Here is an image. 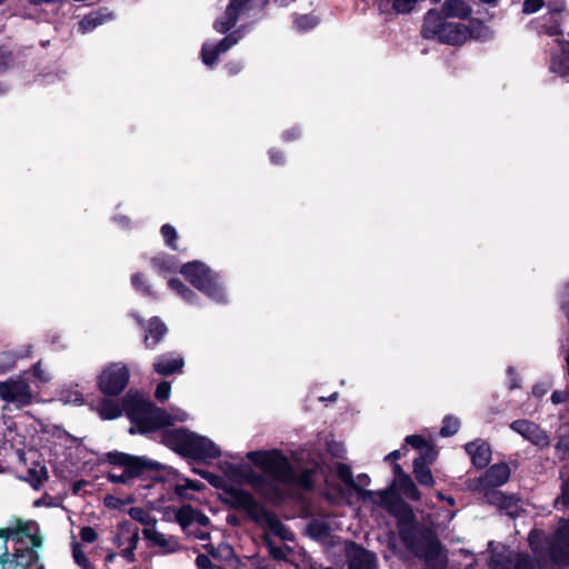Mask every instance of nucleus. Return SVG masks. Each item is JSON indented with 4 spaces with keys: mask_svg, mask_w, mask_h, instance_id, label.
Returning <instances> with one entry per match:
<instances>
[{
    "mask_svg": "<svg viewBox=\"0 0 569 569\" xmlns=\"http://www.w3.org/2000/svg\"><path fill=\"white\" fill-rule=\"evenodd\" d=\"M550 71L560 76H569V54H556L552 56L550 61Z\"/></svg>",
    "mask_w": 569,
    "mask_h": 569,
    "instance_id": "obj_41",
    "label": "nucleus"
},
{
    "mask_svg": "<svg viewBox=\"0 0 569 569\" xmlns=\"http://www.w3.org/2000/svg\"><path fill=\"white\" fill-rule=\"evenodd\" d=\"M510 478V468L506 462H499L490 466L486 472L473 479L470 488L472 490H483L489 487H500Z\"/></svg>",
    "mask_w": 569,
    "mask_h": 569,
    "instance_id": "obj_13",
    "label": "nucleus"
},
{
    "mask_svg": "<svg viewBox=\"0 0 569 569\" xmlns=\"http://www.w3.org/2000/svg\"><path fill=\"white\" fill-rule=\"evenodd\" d=\"M230 472L236 477H242L247 483H249L256 492L276 503L283 501L284 496L282 490L274 483L268 480L264 473H258L250 467H243L239 465H230Z\"/></svg>",
    "mask_w": 569,
    "mask_h": 569,
    "instance_id": "obj_9",
    "label": "nucleus"
},
{
    "mask_svg": "<svg viewBox=\"0 0 569 569\" xmlns=\"http://www.w3.org/2000/svg\"><path fill=\"white\" fill-rule=\"evenodd\" d=\"M308 535L316 540L325 539L330 535V525L326 521L313 519L307 526Z\"/></svg>",
    "mask_w": 569,
    "mask_h": 569,
    "instance_id": "obj_39",
    "label": "nucleus"
},
{
    "mask_svg": "<svg viewBox=\"0 0 569 569\" xmlns=\"http://www.w3.org/2000/svg\"><path fill=\"white\" fill-rule=\"evenodd\" d=\"M301 137V129L298 126H295L290 129H287L282 132L281 138L284 142H292L298 140Z\"/></svg>",
    "mask_w": 569,
    "mask_h": 569,
    "instance_id": "obj_59",
    "label": "nucleus"
},
{
    "mask_svg": "<svg viewBox=\"0 0 569 569\" xmlns=\"http://www.w3.org/2000/svg\"><path fill=\"white\" fill-rule=\"evenodd\" d=\"M346 556L348 569H378L377 555L357 542H350Z\"/></svg>",
    "mask_w": 569,
    "mask_h": 569,
    "instance_id": "obj_16",
    "label": "nucleus"
},
{
    "mask_svg": "<svg viewBox=\"0 0 569 569\" xmlns=\"http://www.w3.org/2000/svg\"><path fill=\"white\" fill-rule=\"evenodd\" d=\"M267 545H268L269 553L274 560H284L286 559V553L281 547L274 546L271 540H268Z\"/></svg>",
    "mask_w": 569,
    "mask_h": 569,
    "instance_id": "obj_63",
    "label": "nucleus"
},
{
    "mask_svg": "<svg viewBox=\"0 0 569 569\" xmlns=\"http://www.w3.org/2000/svg\"><path fill=\"white\" fill-rule=\"evenodd\" d=\"M435 457H429L428 453H421L413 460V475L419 485L423 487H433L435 478L429 468V463H432Z\"/></svg>",
    "mask_w": 569,
    "mask_h": 569,
    "instance_id": "obj_25",
    "label": "nucleus"
},
{
    "mask_svg": "<svg viewBox=\"0 0 569 569\" xmlns=\"http://www.w3.org/2000/svg\"><path fill=\"white\" fill-rule=\"evenodd\" d=\"M315 469L306 468L299 473L296 472L295 467L292 468V479L289 485H296L298 488L305 491H312L315 489Z\"/></svg>",
    "mask_w": 569,
    "mask_h": 569,
    "instance_id": "obj_31",
    "label": "nucleus"
},
{
    "mask_svg": "<svg viewBox=\"0 0 569 569\" xmlns=\"http://www.w3.org/2000/svg\"><path fill=\"white\" fill-rule=\"evenodd\" d=\"M79 536L81 540L86 543H92L98 539V533L94 528L90 526H84L80 529Z\"/></svg>",
    "mask_w": 569,
    "mask_h": 569,
    "instance_id": "obj_56",
    "label": "nucleus"
},
{
    "mask_svg": "<svg viewBox=\"0 0 569 569\" xmlns=\"http://www.w3.org/2000/svg\"><path fill=\"white\" fill-rule=\"evenodd\" d=\"M161 438L167 448L197 462H207L221 456L219 447L211 439L184 427L166 429Z\"/></svg>",
    "mask_w": 569,
    "mask_h": 569,
    "instance_id": "obj_2",
    "label": "nucleus"
},
{
    "mask_svg": "<svg viewBox=\"0 0 569 569\" xmlns=\"http://www.w3.org/2000/svg\"><path fill=\"white\" fill-rule=\"evenodd\" d=\"M541 28L550 37L561 36L563 34V30L561 27V17L557 14L547 13L542 17Z\"/></svg>",
    "mask_w": 569,
    "mask_h": 569,
    "instance_id": "obj_37",
    "label": "nucleus"
},
{
    "mask_svg": "<svg viewBox=\"0 0 569 569\" xmlns=\"http://www.w3.org/2000/svg\"><path fill=\"white\" fill-rule=\"evenodd\" d=\"M460 428V420L457 417L451 415H447L442 419V426L440 428L439 435L443 438L455 436Z\"/></svg>",
    "mask_w": 569,
    "mask_h": 569,
    "instance_id": "obj_44",
    "label": "nucleus"
},
{
    "mask_svg": "<svg viewBox=\"0 0 569 569\" xmlns=\"http://www.w3.org/2000/svg\"><path fill=\"white\" fill-rule=\"evenodd\" d=\"M20 356L12 350H6L0 352V373H6L11 370Z\"/></svg>",
    "mask_w": 569,
    "mask_h": 569,
    "instance_id": "obj_47",
    "label": "nucleus"
},
{
    "mask_svg": "<svg viewBox=\"0 0 569 569\" xmlns=\"http://www.w3.org/2000/svg\"><path fill=\"white\" fill-rule=\"evenodd\" d=\"M446 23L443 14L430 9L423 17L420 34L426 40H438Z\"/></svg>",
    "mask_w": 569,
    "mask_h": 569,
    "instance_id": "obj_20",
    "label": "nucleus"
},
{
    "mask_svg": "<svg viewBox=\"0 0 569 569\" xmlns=\"http://www.w3.org/2000/svg\"><path fill=\"white\" fill-rule=\"evenodd\" d=\"M254 0H230L226 8L224 17L214 21V30L222 34L227 33L236 26L240 13L252 8L251 3Z\"/></svg>",
    "mask_w": 569,
    "mask_h": 569,
    "instance_id": "obj_17",
    "label": "nucleus"
},
{
    "mask_svg": "<svg viewBox=\"0 0 569 569\" xmlns=\"http://www.w3.org/2000/svg\"><path fill=\"white\" fill-rule=\"evenodd\" d=\"M223 491L228 497L227 503L230 508L244 511L252 521L267 525L274 535L282 539H291L286 535V526L272 511L267 510L251 492L234 486H224Z\"/></svg>",
    "mask_w": 569,
    "mask_h": 569,
    "instance_id": "obj_3",
    "label": "nucleus"
},
{
    "mask_svg": "<svg viewBox=\"0 0 569 569\" xmlns=\"http://www.w3.org/2000/svg\"><path fill=\"white\" fill-rule=\"evenodd\" d=\"M180 273L209 299L218 303L227 302V295L220 276L206 263L198 260L187 262L180 268Z\"/></svg>",
    "mask_w": 569,
    "mask_h": 569,
    "instance_id": "obj_6",
    "label": "nucleus"
},
{
    "mask_svg": "<svg viewBox=\"0 0 569 569\" xmlns=\"http://www.w3.org/2000/svg\"><path fill=\"white\" fill-rule=\"evenodd\" d=\"M396 489L411 501L421 500V492L410 476H403V479L397 482Z\"/></svg>",
    "mask_w": 569,
    "mask_h": 569,
    "instance_id": "obj_33",
    "label": "nucleus"
},
{
    "mask_svg": "<svg viewBox=\"0 0 569 569\" xmlns=\"http://www.w3.org/2000/svg\"><path fill=\"white\" fill-rule=\"evenodd\" d=\"M497 488L498 487H489L479 491L483 492V498L488 505L500 508V506L503 503L502 501L506 500V493L497 490Z\"/></svg>",
    "mask_w": 569,
    "mask_h": 569,
    "instance_id": "obj_45",
    "label": "nucleus"
},
{
    "mask_svg": "<svg viewBox=\"0 0 569 569\" xmlns=\"http://www.w3.org/2000/svg\"><path fill=\"white\" fill-rule=\"evenodd\" d=\"M128 547L132 548L133 550L137 549L138 542H139V528L137 526H133L130 522V529L127 537Z\"/></svg>",
    "mask_w": 569,
    "mask_h": 569,
    "instance_id": "obj_60",
    "label": "nucleus"
},
{
    "mask_svg": "<svg viewBox=\"0 0 569 569\" xmlns=\"http://www.w3.org/2000/svg\"><path fill=\"white\" fill-rule=\"evenodd\" d=\"M238 42V37L236 33H229L224 38H222L217 44H214L218 52L221 54L228 51L232 46Z\"/></svg>",
    "mask_w": 569,
    "mask_h": 569,
    "instance_id": "obj_53",
    "label": "nucleus"
},
{
    "mask_svg": "<svg viewBox=\"0 0 569 569\" xmlns=\"http://www.w3.org/2000/svg\"><path fill=\"white\" fill-rule=\"evenodd\" d=\"M545 6L543 0H523L521 12L523 14H532L541 10Z\"/></svg>",
    "mask_w": 569,
    "mask_h": 569,
    "instance_id": "obj_54",
    "label": "nucleus"
},
{
    "mask_svg": "<svg viewBox=\"0 0 569 569\" xmlns=\"http://www.w3.org/2000/svg\"><path fill=\"white\" fill-rule=\"evenodd\" d=\"M0 398L17 407L30 406L33 400L31 388L23 378H10L0 382Z\"/></svg>",
    "mask_w": 569,
    "mask_h": 569,
    "instance_id": "obj_11",
    "label": "nucleus"
},
{
    "mask_svg": "<svg viewBox=\"0 0 569 569\" xmlns=\"http://www.w3.org/2000/svg\"><path fill=\"white\" fill-rule=\"evenodd\" d=\"M194 507L189 503L182 505L176 512V521L182 529H186L194 522Z\"/></svg>",
    "mask_w": 569,
    "mask_h": 569,
    "instance_id": "obj_42",
    "label": "nucleus"
},
{
    "mask_svg": "<svg viewBox=\"0 0 569 569\" xmlns=\"http://www.w3.org/2000/svg\"><path fill=\"white\" fill-rule=\"evenodd\" d=\"M336 473L337 477L350 489L358 492L360 498L362 500H372V497L375 496V491L368 490L359 486L352 475L351 467L343 462H337L336 465Z\"/></svg>",
    "mask_w": 569,
    "mask_h": 569,
    "instance_id": "obj_24",
    "label": "nucleus"
},
{
    "mask_svg": "<svg viewBox=\"0 0 569 569\" xmlns=\"http://www.w3.org/2000/svg\"><path fill=\"white\" fill-rule=\"evenodd\" d=\"M123 412L128 419L136 423L138 427L143 420L144 416L148 415L152 402L144 399L138 391H128L122 398Z\"/></svg>",
    "mask_w": 569,
    "mask_h": 569,
    "instance_id": "obj_15",
    "label": "nucleus"
},
{
    "mask_svg": "<svg viewBox=\"0 0 569 569\" xmlns=\"http://www.w3.org/2000/svg\"><path fill=\"white\" fill-rule=\"evenodd\" d=\"M219 54L220 53L218 52L214 46L203 44L201 48L202 62L208 67H211L216 63Z\"/></svg>",
    "mask_w": 569,
    "mask_h": 569,
    "instance_id": "obj_49",
    "label": "nucleus"
},
{
    "mask_svg": "<svg viewBox=\"0 0 569 569\" xmlns=\"http://www.w3.org/2000/svg\"><path fill=\"white\" fill-rule=\"evenodd\" d=\"M196 566L198 569H210L213 567L210 558L204 553H199L197 556Z\"/></svg>",
    "mask_w": 569,
    "mask_h": 569,
    "instance_id": "obj_64",
    "label": "nucleus"
},
{
    "mask_svg": "<svg viewBox=\"0 0 569 569\" xmlns=\"http://www.w3.org/2000/svg\"><path fill=\"white\" fill-rule=\"evenodd\" d=\"M170 392H171V383L169 381L163 380L157 385V388L154 390V398L159 402L163 403L169 399Z\"/></svg>",
    "mask_w": 569,
    "mask_h": 569,
    "instance_id": "obj_51",
    "label": "nucleus"
},
{
    "mask_svg": "<svg viewBox=\"0 0 569 569\" xmlns=\"http://www.w3.org/2000/svg\"><path fill=\"white\" fill-rule=\"evenodd\" d=\"M184 359L174 352H164L154 358L153 371L162 377H169L182 372Z\"/></svg>",
    "mask_w": 569,
    "mask_h": 569,
    "instance_id": "obj_19",
    "label": "nucleus"
},
{
    "mask_svg": "<svg viewBox=\"0 0 569 569\" xmlns=\"http://www.w3.org/2000/svg\"><path fill=\"white\" fill-rule=\"evenodd\" d=\"M552 403L555 405H560V403H566L569 401V389H566V390H555L552 393H551V397H550Z\"/></svg>",
    "mask_w": 569,
    "mask_h": 569,
    "instance_id": "obj_62",
    "label": "nucleus"
},
{
    "mask_svg": "<svg viewBox=\"0 0 569 569\" xmlns=\"http://www.w3.org/2000/svg\"><path fill=\"white\" fill-rule=\"evenodd\" d=\"M38 467L39 468H29L26 478L30 486L36 490H39L48 479V470L46 466L38 465Z\"/></svg>",
    "mask_w": 569,
    "mask_h": 569,
    "instance_id": "obj_38",
    "label": "nucleus"
},
{
    "mask_svg": "<svg viewBox=\"0 0 569 569\" xmlns=\"http://www.w3.org/2000/svg\"><path fill=\"white\" fill-rule=\"evenodd\" d=\"M560 309L565 313L569 323V281L562 287L559 298Z\"/></svg>",
    "mask_w": 569,
    "mask_h": 569,
    "instance_id": "obj_55",
    "label": "nucleus"
},
{
    "mask_svg": "<svg viewBox=\"0 0 569 569\" xmlns=\"http://www.w3.org/2000/svg\"><path fill=\"white\" fill-rule=\"evenodd\" d=\"M143 537L147 539L152 546H158L162 549V553H173L178 551L179 543L173 539H167L163 533L152 530L149 528H144Z\"/></svg>",
    "mask_w": 569,
    "mask_h": 569,
    "instance_id": "obj_27",
    "label": "nucleus"
},
{
    "mask_svg": "<svg viewBox=\"0 0 569 569\" xmlns=\"http://www.w3.org/2000/svg\"><path fill=\"white\" fill-rule=\"evenodd\" d=\"M466 30L465 23L446 21L437 41L449 46H462L466 43Z\"/></svg>",
    "mask_w": 569,
    "mask_h": 569,
    "instance_id": "obj_22",
    "label": "nucleus"
},
{
    "mask_svg": "<svg viewBox=\"0 0 569 569\" xmlns=\"http://www.w3.org/2000/svg\"><path fill=\"white\" fill-rule=\"evenodd\" d=\"M465 450L470 455L471 462L477 469L488 467L491 461V448L487 441H470L465 445Z\"/></svg>",
    "mask_w": 569,
    "mask_h": 569,
    "instance_id": "obj_21",
    "label": "nucleus"
},
{
    "mask_svg": "<svg viewBox=\"0 0 569 569\" xmlns=\"http://www.w3.org/2000/svg\"><path fill=\"white\" fill-rule=\"evenodd\" d=\"M510 429L519 433L533 446L546 449L550 447V436L536 422L528 419H517L510 423Z\"/></svg>",
    "mask_w": 569,
    "mask_h": 569,
    "instance_id": "obj_12",
    "label": "nucleus"
},
{
    "mask_svg": "<svg viewBox=\"0 0 569 569\" xmlns=\"http://www.w3.org/2000/svg\"><path fill=\"white\" fill-rule=\"evenodd\" d=\"M548 555L552 563L569 566V520H562L548 541Z\"/></svg>",
    "mask_w": 569,
    "mask_h": 569,
    "instance_id": "obj_10",
    "label": "nucleus"
},
{
    "mask_svg": "<svg viewBox=\"0 0 569 569\" xmlns=\"http://www.w3.org/2000/svg\"><path fill=\"white\" fill-rule=\"evenodd\" d=\"M123 412V401L113 399H102L99 403V416L104 420H113L121 417Z\"/></svg>",
    "mask_w": 569,
    "mask_h": 569,
    "instance_id": "obj_30",
    "label": "nucleus"
},
{
    "mask_svg": "<svg viewBox=\"0 0 569 569\" xmlns=\"http://www.w3.org/2000/svg\"><path fill=\"white\" fill-rule=\"evenodd\" d=\"M548 13L560 17L567 10L566 0H556L547 3Z\"/></svg>",
    "mask_w": 569,
    "mask_h": 569,
    "instance_id": "obj_57",
    "label": "nucleus"
},
{
    "mask_svg": "<svg viewBox=\"0 0 569 569\" xmlns=\"http://www.w3.org/2000/svg\"><path fill=\"white\" fill-rule=\"evenodd\" d=\"M419 1L420 0H380L379 8L382 12H386L385 7L390 4L391 11L395 14L405 16L411 13L416 9Z\"/></svg>",
    "mask_w": 569,
    "mask_h": 569,
    "instance_id": "obj_32",
    "label": "nucleus"
},
{
    "mask_svg": "<svg viewBox=\"0 0 569 569\" xmlns=\"http://www.w3.org/2000/svg\"><path fill=\"white\" fill-rule=\"evenodd\" d=\"M38 530L40 527L36 520L16 519L13 527L0 528V539H3L2 546L8 547L9 541L13 546H20Z\"/></svg>",
    "mask_w": 569,
    "mask_h": 569,
    "instance_id": "obj_14",
    "label": "nucleus"
},
{
    "mask_svg": "<svg viewBox=\"0 0 569 569\" xmlns=\"http://www.w3.org/2000/svg\"><path fill=\"white\" fill-rule=\"evenodd\" d=\"M151 263L156 270L159 272H174L177 269L176 261L172 257L167 254L156 256L151 259Z\"/></svg>",
    "mask_w": 569,
    "mask_h": 569,
    "instance_id": "obj_43",
    "label": "nucleus"
},
{
    "mask_svg": "<svg viewBox=\"0 0 569 569\" xmlns=\"http://www.w3.org/2000/svg\"><path fill=\"white\" fill-rule=\"evenodd\" d=\"M161 236L163 237L164 243L172 250H177L178 233L173 226L166 223L160 229Z\"/></svg>",
    "mask_w": 569,
    "mask_h": 569,
    "instance_id": "obj_48",
    "label": "nucleus"
},
{
    "mask_svg": "<svg viewBox=\"0 0 569 569\" xmlns=\"http://www.w3.org/2000/svg\"><path fill=\"white\" fill-rule=\"evenodd\" d=\"M130 381V370L126 363L111 362L97 377L98 390L107 397L121 395Z\"/></svg>",
    "mask_w": 569,
    "mask_h": 569,
    "instance_id": "obj_8",
    "label": "nucleus"
},
{
    "mask_svg": "<svg viewBox=\"0 0 569 569\" xmlns=\"http://www.w3.org/2000/svg\"><path fill=\"white\" fill-rule=\"evenodd\" d=\"M399 500H401L400 493L396 489L395 485H390L387 489L379 490L377 492L375 491V496L370 501L381 506L389 512Z\"/></svg>",
    "mask_w": 569,
    "mask_h": 569,
    "instance_id": "obj_29",
    "label": "nucleus"
},
{
    "mask_svg": "<svg viewBox=\"0 0 569 569\" xmlns=\"http://www.w3.org/2000/svg\"><path fill=\"white\" fill-rule=\"evenodd\" d=\"M295 24L299 31H308L316 27L317 21L310 14H303L295 20Z\"/></svg>",
    "mask_w": 569,
    "mask_h": 569,
    "instance_id": "obj_52",
    "label": "nucleus"
},
{
    "mask_svg": "<svg viewBox=\"0 0 569 569\" xmlns=\"http://www.w3.org/2000/svg\"><path fill=\"white\" fill-rule=\"evenodd\" d=\"M194 472H197L198 475H200L203 479H206L210 485H212L213 487L216 488H221L223 489L224 487H222L221 485V480L218 476L211 473L210 471H204V470H194Z\"/></svg>",
    "mask_w": 569,
    "mask_h": 569,
    "instance_id": "obj_61",
    "label": "nucleus"
},
{
    "mask_svg": "<svg viewBox=\"0 0 569 569\" xmlns=\"http://www.w3.org/2000/svg\"><path fill=\"white\" fill-rule=\"evenodd\" d=\"M466 41L468 39L489 41L493 38V31L482 20L478 18H469V24L466 30Z\"/></svg>",
    "mask_w": 569,
    "mask_h": 569,
    "instance_id": "obj_28",
    "label": "nucleus"
},
{
    "mask_svg": "<svg viewBox=\"0 0 569 569\" xmlns=\"http://www.w3.org/2000/svg\"><path fill=\"white\" fill-rule=\"evenodd\" d=\"M174 418L163 408L157 407L153 402L148 415L144 416L143 420L139 425L141 432H152L161 428L173 426Z\"/></svg>",
    "mask_w": 569,
    "mask_h": 569,
    "instance_id": "obj_18",
    "label": "nucleus"
},
{
    "mask_svg": "<svg viewBox=\"0 0 569 569\" xmlns=\"http://www.w3.org/2000/svg\"><path fill=\"white\" fill-rule=\"evenodd\" d=\"M72 558L73 561L81 568V569H96L93 563L88 559L84 551L82 550V547L79 542H74L72 545Z\"/></svg>",
    "mask_w": 569,
    "mask_h": 569,
    "instance_id": "obj_46",
    "label": "nucleus"
},
{
    "mask_svg": "<svg viewBox=\"0 0 569 569\" xmlns=\"http://www.w3.org/2000/svg\"><path fill=\"white\" fill-rule=\"evenodd\" d=\"M168 333L166 323L157 316L151 317L146 326L143 345L147 349H154Z\"/></svg>",
    "mask_w": 569,
    "mask_h": 569,
    "instance_id": "obj_23",
    "label": "nucleus"
},
{
    "mask_svg": "<svg viewBox=\"0 0 569 569\" xmlns=\"http://www.w3.org/2000/svg\"><path fill=\"white\" fill-rule=\"evenodd\" d=\"M269 160L274 166H283L286 162V157L282 150L277 148H271L268 151Z\"/></svg>",
    "mask_w": 569,
    "mask_h": 569,
    "instance_id": "obj_58",
    "label": "nucleus"
},
{
    "mask_svg": "<svg viewBox=\"0 0 569 569\" xmlns=\"http://www.w3.org/2000/svg\"><path fill=\"white\" fill-rule=\"evenodd\" d=\"M132 287L144 297L157 299V293L152 290V287L148 283L146 276L141 272H136L131 276Z\"/></svg>",
    "mask_w": 569,
    "mask_h": 569,
    "instance_id": "obj_40",
    "label": "nucleus"
},
{
    "mask_svg": "<svg viewBox=\"0 0 569 569\" xmlns=\"http://www.w3.org/2000/svg\"><path fill=\"white\" fill-rule=\"evenodd\" d=\"M168 287L188 303H196L198 295L178 278H170Z\"/></svg>",
    "mask_w": 569,
    "mask_h": 569,
    "instance_id": "obj_34",
    "label": "nucleus"
},
{
    "mask_svg": "<svg viewBox=\"0 0 569 569\" xmlns=\"http://www.w3.org/2000/svg\"><path fill=\"white\" fill-rule=\"evenodd\" d=\"M101 463H109L126 470V476L130 481L134 479L152 480L154 482H163L164 476L162 471L164 466L158 461L149 459L146 456H134L127 452L113 450L103 453L100 459Z\"/></svg>",
    "mask_w": 569,
    "mask_h": 569,
    "instance_id": "obj_4",
    "label": "nucleus"
},
{
    "mask_svg": "<svg viewBox=\"0 0 569 569\" xmlns=\"http://www.w3.org/2000/svg\"><path fill=\"white\" fill-rule=\"evenodd\" d=\"M129 529H130V521H128V520H123L118 525V531L112 539L113 543L118 548L122 547L124 541H127Z\"/></svg>",
    "mask_w": 569,
    "mask_h": 569,
    "instance_id": "obj_50",
    "label": "nucleus"
},
{
    "mask_svg": "<svg viewBox=\"0 0 569 569\" xmlns=\"http://www.w3.org/2000/svg\"><path fill=\"white\" fill-rule=\"evenodd\" d=\"M247 458L273 482L280 485L290 483L293 465L280 449L249 451Z\"/></svg>",
    "mask_w": 569,
    "mask_h": 569,
    "instance_id": "obj_7",
    "label": "nucleus"
},
{
    "mask_svg": "<svg viewBox=\"0 0 569 569\" xmlns=\"http://www.w3.org/2000/svg\"><path fill=\"white\" fill-rule=\"evenodd\" d=\"M43 546V537L40 530L32 533L20 546H13L10 551L3 545L2 552L0 553V568L1 569H44L38 549Z\"/></svg>",
    "mask_w": 569,
    "mask_h": 569,
    "instance_id": "obj_5",
    "label": "nucleus"
},
{
    "mask_svg": "<svg viewBox=\"0 0 569 569\" xmlns=\"http://www.w3.org/2000/svg\"><path fill=\"white\" fill-rule=\"evenodd\" d=\"M441 13L445 18L469 19L472 9L465 0H445L441 6Z\"/></svg>",
    "mask_w": 569,
    "mask_h": 569,
    "instance_id": "obj_26",
    "label": "nucleus"
},
{
    "mask_svg": "<svg viewBox=\"0 0 569 569\" xmlns=\"http://www.w3.org/2000/svg\"><path fill=\"white\" fill-rule=\"evenodd\" d=\"M107 18L108 16L104 14L101 9L97 11H91L81 19V21L79 22V29L83 33L90 32L96 27L102 24Z\"/></svg>",
    "mask_w": 569,
    "mask_h": 569,
    "instance_id": "obj_35",
    "label": "nucleus"
},
{
    "mask_svg": "<svg viewBox=\"0 0 569 569\" xmlns=\"http://www.w3.org/2000/svg\"><path fill=\"white\" fill-rule=\"evenodd\" d=\"M389 513L396 518L400 541L409 552L427 562L439 558L442 546L437 533L417 520L408 502L401 498Z\"/></svg>",
    "mask_w": 569,
    "mask_h": 569,
    "instance_id": "obj_1",
    "label": "nucleus"
},
{
    "mask_svg": "<svg viewBox=\"0 0 569 569\" xmlns=\"http://www.w3.org/2000/svg\"><path fill=\"white\" fill-rule=\"evenodd\" d=\"M405 443L417 449L421 453H428L429 457H435L436 452L432 445L420 435H410L405 438Z\"/></svg>",
    "mask_w": 569,
    "mask_h": 569,
    "instance_id": "obj_36",
    "label": "nucleus"
}]
</instances>
